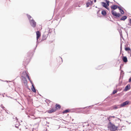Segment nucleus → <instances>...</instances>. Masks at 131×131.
Listing matches in <instances>:
<instances>
[{
    "instance_id": "f257e3e1",
    "label": "nucleus",
    "mask_w": 131,
    "mask_h": 131,
    "mask_svg": "<svg viewBox=\"0 0 131 131\" xmlns=\"http://www.w3.org/2000/svg\"><path fill=\"white\" fill-rule=\"evenodd\" d=\"M108 128L111 130L112 131H115L117 130V126H115L110 122H109V124L108 126Z\"/></svg>"
},
{
    "instance_id": "ddd939ff",
    "label": "nucleus",
    "mask_w": 131,
    "mask_h": 131,
    "mask_svg": "<svg viewBox=\"0 0 131 131\" xmlns=\"http://www.w3.org/2000/svg\"><path fill=\"white\" fill-rule=\"evenodd\" d=\"M130 88V85H128L127 86H126L124 90V91H126L128 90H129Z\"/></svg>"
},
{
    "instance_id": "cd10ccee",
    "label": "nucleus",
    "mask_w": 131,
    "mask_h": 131,
    "mask_svg": "<svg viewBox=\"0 0 131 131\" xmlns=\"http://www.w3.org/2000/svg\"><path fill=\"white\" fill-rule=\"evenodd\" d=\"M96 0H94V2L95 3L96 2Z\"/></svg>"
},
{
    "instance_id": "7c9ffc66",
    "label": "nucleus",
    "mask_w": 131,
    "mask_h": 131,
    "mask_svg": "<svg viewBox=\"0 0 131 131\" xmlns=\"http://www.w3.org/2000/svg\"><path fill=\"white\" fill-rule=\"evenodd\" d=\"M28 131H30V130H28Z\"/></svg>"
},
{
    "instance_id": "6ab92c4d",
    "label": "nucleus",
    "mask_w": 131,
    "mask_h": 131,
    "mask_svg": "<svg viewBox=\"0 0 131 131\" xmlns=\"http://www.w3.org/2000/svg\"><path fill=\"white\" fill-rule=\"evenodd\" d=\"M127 17L126 16H124L122 17L121 19V20H124L125 19L127 18Z\"/></svg>"
},
{
    "instance_id": "4468645a",
    "label": "nucleus",
    "mask_w": 131,
    "mask_h": 131,
    "mask_svg": "<svg viewBox=\"0 0 131 131\" xmlns=\"http://www.w3.org/2000/svg\"><path fill=\"white\" fill-rule=\"evenodd\" d=\"M118 8L120 12L122 14H123L124 12L123 10L120 7H118Z\"/></svg>"
},
{
    "instance_id": "aec40b11",
    "label": "nucleus",
    "mask_w": 131,
    "mask_h": 131,
    "mask_svg": "<svg viewBox=\"0 0 131 131\" xmlns=\"http://www.w3.org/2000/svg\"><path fill=\"white\" fill-rule=\"evenodd\" d=\"M27 16L28 19L29 20V21L31 20L32 19H33L32 18L30 15H27Z\"/></svg>"
},
{
    "instance_id": "dca6fc26",
    "label": "nucleus",
    "mask_w": 131,
    "mask_h": 131,
    "mask_svg": "<svg viewBox=\"0 0 131 131\" xmlns=\"http://www.w3.org/2000/svg\"><path fill=\"white\" fill-rule=\"evenodd\" d=\"M118 105H115L113 106V108L114 109H117L118 108H120V107H119Z\"/></svg>"
},
{
    "instance_id": "bb28decb",
    "label": "nucleus",
    "mask_w": 131,
    "mask_h": 131,
    "mask_svg": "<svg viewBox=\"0 0 131 131\" xmlns=\"http://www.w3.org/2000/svg\"><path fill=\"white\" fill-rule=\"evenodd\" d=\"M131 81V78H130L129 79V82H130Z\"/></svg>"
},
{
    "instance_id": "9d476101",
    "label": "nucleus",
    "mask_w": 131,
    "mask_h": 131,
    "mask_svg": "<svg viewBox=\"0 0 131 131\" xmlns=\"http://www.w3.org/2000/svg\"><path fill=\"white\" fill-rule=\"evenodd\" d=\"M101 4L103 7H104L106 9H108V5L106 3L104 2H101Z\"/></svg>"
},
{
    "instance_id": "2f4dec72",
    "label": "nucleus",
    "mask_w": 131,
    "mask_h": 131,
    "mask_svg": "<svg viewBox=\"0 0 131 131\" xmlns=\"http://www.w3.org/2000/svg\"><path fill=\"white\" fill-rule=\"evenodd\" d=\"M7 1H9V0H7Z\"/></svg>"
},
{
    "instance_id": "7ed1b4c3",
    "label": "nucleus",
    "mask_w": 131,
    "mask_h": 131,
    "mask_svg": "<svg viewBox=\"0 0 131 131\" xmlns=\"http://www.w3.org/2000/svg\"><path fill=\"white\" fill-rule=\"evenodd\" d=\"M30 24L31 26L33 27H35L36 25V22L33 19L29 21Z\"/></svg>"
},
{
    "instance_id": "1a4fd4ad",
    "label": "nucleus",
    "mask_w": 131,
    "mask_h": 131,
    "mask_svg": "<svg viewBox=\"0 0 131 131\" xmlns=\"http://www.w3.org/2000/svg\"><path fill=\"white\" fill-rule=\"evenodd\" d=\"M23 74L24 75V76H26L28 78L29 80H30V78L29 76V75H28V74L27 73V72L26 71H24L23 72Z\"/></svg>"
},
{
    "instance_id": "f03ea898",
    "label": "nucleus",
    "mask_w": 131,
    "mask_h": 131,
    "mask_svg": "<svg viewBox=\"0 0 131 131\" xmlns=\"http://www.w3.org/2000/svg\"><path fill=\"white\" fill-rule=\"evenodd\" d=\"M111 12L112 15L116 17H119L121 16V15L119 13H117L113 10H112Z\"/></svg>"
},
{
    "instance_id": "4be33fe9",
    "label": "nucleus",
    "mask_w": 131,
    "mask_h": 131,
    "mask_svg": "<svg viewBox=\"0 0 131 131\" xmlns=\"http://www.w3.org/2000/svg\"><path fill=\"white\" fill-rule=\"evenodd\" d=\"M105 1L106 2V3H107V4L108 6H109V3L110 2L109 1H108L107 0H105Z\"/></svg>"
},
{
    "instance_id": "6e6552de",
    "label": "nucleus",
    "mask_w": 131,
    "mask_h": 131,
    "mask_svg": "<svg viewBox=\"0 0 131 131\" xmlns=\"http://www.w3.org/2000/svg\"><path fill=\"white\" fill-rule=\"evenodd\" d=\"M56 108H52V109L48 111L47 112L49 113H51L53 112L56 111Z\"/></svg>"
},
{
    "instance_id": "20e7f679",
    "label": "nucleus",
    "mask_w": 131,
    "mask_h": 131,
    "mask_svg": "<svg viewBox=\"0 0 131 131\" xmlns=\"http://www.w3.org/2000/svg\"><path fill=\"white\" fill-rule=\"evenodd\" d=\"M21 77L24 85H26L27 84V81L26 80V78L23 76H21Z\"/></svg>"
},
{
    "instance_id": "c756f323",
    "label": "nucleus",
    "mask_w": 131,
    "mask_h": 131,
    "mask_svg": "<svg viewBox=\"0 0 131 131\" xmlns=\"http://www.w3.org/2000/svg\"><path fill=\"white\" fill-rule=\"evenodd\" d=\"M121 49H121V48H121Z\"/></svg>"
},
{
    "instance_id": "a211bd4d",
    "label": "nucleus",
    "mask_w": 131,
    "mask_h": 131,
    "mask_svg": "<svg viewBox=\"0 0 131 131\" xmlns=\"http://www.w3.org/2000/svg\"><path fill=\"white\" fill-rule=\"evenodd\" d=\"M32 87L31 88V90L34 92H36V90L33 85H32Z\"/></svg>"
},
{
    "instance_id": "c85d7f7f",
    "label": "nucleus",
    "mask_w": 131,
    "mask_h": 131,
    "mask_svg": "<svg viewBox=\"0 0 131 131\" xmlns=\"http://www.w3.org/2000/svg\"><path fill=\"white\" fill-rule=\"evenodd\" d=\"M86 108V107H84V108H83V109H84V108Z\"/></svg>"
},
{
    "instance_id": "423d86ee",
    "label": "nucleus",
    "mask_w": 131,
    "mask_h": 131,
    "mask_svg": "<svg viewBox=\"0 0 131 131\" xmlns=\"http://www.w3.org/2000/svg\"><path fill=\"white\" fill-rule=\"evenodd\" d=\"M93 3V1H89L86 4V7H89V5H92Z\"/></svg>"
},
{
    "instance_id": "f3484780",
    "label": "nucleus",
    "mask_w": 131,
    "mask_h": 131,
    "mask_svg": "<svg viewBox=\"0 0 131 131\" xmlns=\"http://www.w3.org/2000/svg\"><path fill=\"white\" fill-rule=\"evenodd\" d=\"M101 14L105 16L106 14V12L105 10H102V12Z\"/></svg>"
},
{
    "instance_id": "9b49d317",
    "label": "nucleus",
    "mask_w": 131,
    "mask_h": 131,
    "mask_svg": "<svg viewBox=\"0 0 131 131\" xmlns=\"http://www.w3.org/2000/svg\"><path fill=\"white\" fill-rule=\"evenodd\" d=\"M118 8V7L117 5H113L111 6V8L112 10H115Z\"/></svg>"
},
{
    "instance_id": "0eeeda50",
    "label": "nucleus",
    "mask_w": 131,
    "mask_h": 131,
    "mask_svg": "<svg viewBox=\"0 0 131 131\" xmlns=\"http://www.w3.org/2000/svg\"><path fill=\"white\" fill-rule=\"evenodd\" d=\"M36 34L37 35V40L41 36L40 32L39 31L36 32Z\"/></svg>"
},
{
    "instance_id": "f8f14e48",
    "label": "nucleus",
    "mask_w": 131,
    "mask_h": 131,
    "mask_svg": "<svg viewBox=\"0 0 131 131\" xmlns=\"http://www.w3.org/2000/svg\"><path fill=\"white\" fill-rule=\"evenodd\" d=\"M122 60L125 63H126L128 61L126 57H123L122 58Z\"/></svg>"
},
{
    "instance_id": "393cba45",
    "label": "nucleus",
    "mask_w": 131,
    "mask_h": 131,
    "mask_svg": "<svg viewBox=\"0 0 131 131\" xmlns=\"http://www.w3.org/2000/svg\"><path fill=\"white\" fill-rule=\"evenodd\" d=\"M110 117H113V118H115V117L114 116H110L108 118V120L110 121Z\"/></svg>"
},
{
    "instance_id": "5701e85b",
    "label": "nucleus",
    "mask_w": 131,
    "mask_h": 131,
    "mask_svg": "<svg viewBox=\"0 0 131 131\" xmlns=\"http://www.w3.org/2000/svg\"><path fill=\"white\" fill-rule=\"evenodd\" d=\"M69 112V110H65L63 112V113H67L68 112Z\"/></svg>"
},
{
    "instance_id": "2eb2a0df",
    "label": "nucleus",
    "mask_w": 131,
    "mask_h": 131,
    "mask_svg": "<svg viewBox=\"0 0 131 131\" xmlns=\"http://www.w3.org/2000/svg\"><path fill=\"white\" fill-rule=\"evenodd\" d=\"M56 108H55L56 109V110H57V109H60L61 108V106H60V105L58 104H56Z\"/></svg>"
},
{
    "instance_id": "a878e982",
    "label": "nucleus",
    "mask_w": 131,
    "mask_h": 131,
    "mask_svg": "<svg viewBox=\"0 0 131 131\" xmlns=\"http://www.w3.org/2000/svg\"><path fill=\"white\" fill-rule=\"evenodd\" d=\"M129 23L128 24L129 25L131 26V19H129Z\"/></svg>"
},
{
    "instance_id": "b1692460",
    "label": "nucleus",
    "mask_w": 131,
    "mask_h": 131,
    "mask_svg": "<svg viewBox=\"0 0 131 131\" xmlns=\"http://www.w3.org/2000/svg\"><path fill=\"white\" fill-rule=\"evenodd\" d=\"M117 91L116 90H114L112 93V94H115L117 93Z\"/></svg>"
},
{
    "instance_id": "412c9836",
    "label": "nucleus",
    "mask_w": 131,
    "mask_h": 131,
    "mask_svg": "<svg viewBox=\"0 0 131 131\" xmlns=\"http://www.w3.org/2000/svg\"><path fill=\"white\" fill-rule=\"evenodd\" d=\"M126 51H128L130 50V49L129 47L125 48V49Z\"/></svg>"
},
{
    "instance_id": "39448f33",
    "label": "nucleus",
    "mask_w": 131,
    "mask_h": 131,
    "mask_svg": "<svg viewBox=\"0 0 131 131\" xmlns=\"http://www.w3.org/2000/svg\"><path fill=\"white\" fill-rule=\"evenodd\" d=\"M129 103V102L128 101H126L124 102H123V103L121 104V105H118L119 107H123L125 105L128 104Z\"/></svg>"
}]
</instances>
